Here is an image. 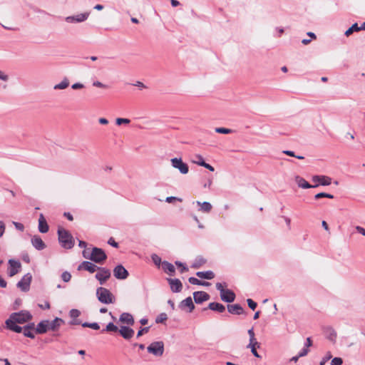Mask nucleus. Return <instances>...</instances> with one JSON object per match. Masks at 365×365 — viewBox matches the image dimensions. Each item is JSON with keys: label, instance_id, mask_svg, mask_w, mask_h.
Masks as SVG:
<instances>
[{"label": "nucleus", "instance_id": "nucleus-1", "mask_svg": "<svg viewBox=\"0 0 365 365\" xmlns=\"http://www.w3.org/2000/svg\"><path fill=\"white\" fill-rule=\"evenodd\" d=\"M58 235L59 243L62 247L68 250L73 247L75 244L74 239L68 230L58 228Z\"/></svg>", "mask_w": 365, "mask_h": 365}, {"label": "nucleus", "instance_id": "nucleus-2", "mask_svg": "<svg viewBox=\"0 0 365 365\" xmlns=\"http://www.w3.org/2000/svg\"><path fill=\"white\" fill-rule=\"evenodd\" d=\"M96 295L99 302L103 304H112L114 302V297L106 288L100 287L96 289Z\"/></svg>", "mask_w": 365, "mask_h": 365}, {"label": "nucleus", "instance_id": "nucleus-3", "mask_svg": "<svg viewBox=\"0 0 365 365\" xmlns=\"http://www.w3.org/2000/svg\"><path fill=\"white\" fill-rule=\"evenodd\" d=\"M32 319V315L28 311H21L19 312L12 313L9 318V323H14V322H17L18 324H24Z\"/></svg>", "mask_w": 365, "mask_h": 365}, {"label": "nucleus", "instance_id": "nucleus-4", "mask_svg": "<svg viewBox=\"0 0 365 365\" xmlns=\"http://www.w3.org/2000/svg\"><path fill=\"white\" fill-rule=\"evenodd\" d=\"M106 258L107 256L102 249L98 247H93L92 249L90 256V260L96 263L101 264L106 259Z\"/></svg>", "mask_w": 365, "mask_h": 365}, {"label": "nucleus", "instance_id": "nucleus-5", "mask_svg": "<svg viewBox=\"0 0 365 365\" xmlns=\"http://www.w3.org/2000/svg\"><path fill=\"white\" fill-rule=\"evenodd\" d=\"M147 350L154 356H160L164 352V344L161 341H154L147 347Z\"/></svg>", "mask_w": 365, "mask_h": 365}, {"label": "nucleus", "instance_id": "nucleus-6", "mask_svg": "<svg viewBox=\"0 0 365 365\" xmlns=\"http://www.w3.org/2000/svg\"><path fill=\"white\" fill-rule=\"evenodd\" d=\"M171 165L173 168L178 169L180 173L185 175L187 174L189 171L188 165L182 161V160L180 158H174L170 160Z\"/></svg>", "mask_w": 365, "mask_h": 365}, {"label": "nucleus", "instance_id": "nucleus-7", "mask_svg": "<svg viewBox=\"0 0 365 365\" xmlns=\"http://www.w3.org/2000/svg\"><path fill=\"white\" fill-rule=\"evenodd\" d=\"M312 180L315 183L312 187H317L319 185L327 186L331 183V178L326 175H313Z\"/></svg>", "mask_w": 365, "mask_h": 365}, {"label": "nucleus", "instance_id": "nucleus-8", "mask_svg": "<svg viewBox=\"0 0 365 365\" xmlns=\"http://www.w3.org/2000/svg\"><path fill=\"white\" fill-rule=\"evenodd\" d=\"M32 279V275L30 273H27L22 279L17 283L16 286L23 292H28L30 289V284Z\"/></svg>", "mask_w": 365, "mask_h": 365}, {"label": "nucleus", "instance_id": "nucleus-9", "mask_svg": "<svg viewBox=\"0 0 365 365\" xmlns=\"http://www.w3.org/2000/svg\"><path fill=\"white\" fill-rule=\"evenodd\" d=\"M98 271L96 274V278L99 281L100 284L103 285L110 277V272L106 267H100Z\"/></svg>", "mask_w": 365, "mask_h": 365}, {"label": "nucleus", "instance_id": "nucleus-10", "mask_svg": "<svg viewBox=\"0 0 365 365\" xmlns=\"http://www.w3.org/2000/svg\"><path fill=\"white\" fill-rule=\"evenodd\" d=\"M90 13L86 12L75 16L66 17L65 21L68 23H81L85 21L89 16Z\"/></svg>", "mask_w": 365, "mask_h": 365}, {"label": "nucleus", "instance_id": "nucleus-11", "mask_svg": "<svg viewBox=\"0 0 365 365\" xmlns=\"http://www.w3.org/2000/svg\"><path fill=\"white\" fill-rule=\"evenodd\" d=\"M113 274L118 279H125L129 275L127 269L121 264H118L114 268Z\"/></svg>", "mask_w": 365, "mask_h": 365}, {"label": "nucleus", "instance_id": "nucleus-12", "mask_svg": "<svg viewBox=\"0 0 365 365\" xmlns=\"http://www.w3.org/2000/svg\"><path fill=\"white\" fill-rule=\"evenodd\" d=\"M8 263L9 264V275L13 277L20 271L21 264L19 261L12 259H9Z\"/></svg>", "mask_w": 365, "mask_h": 365}, {"label": "nucleus", "instance_id": "nucleus-13", "mask_svg": "<svg viewBox=\"0 0 365 365\" xmlns=\"http://www.w3.org/2000/svg\"><path fill=\"white\" fill-rule=\"evenodd\" d=\"M167 280L173 292L178 293L181 292L182 289V284L180 279L168 278Z\"/></svg>", "mask_w": 365, "mask_h": 365}, {"label": "nucleus", "instance_id": "nucleus-14", "mask_svg": "<svg viewBox=\"0 0 365 365\" xmlns=\"http://www.w3.org/2000/svg\"><path fill=\"white\" fill-rule=\"evenodd\" d=\"M100 267L96 266L89 261H83L78 267V270L82 269L89 272L90 273H93L96 271L98 270Z\"/></svg>", "mask_w": 365, "mask_h": 365}, {"label": "nucleus", "instance_id": "nucleus-15", "mask_svg": "<svg viewBox=\"0 0 365 365\" xmlns=\"http://www.w3.org/2000/svg\"><path fill=\"white\" fill-rule=\"evenodd\" d=\"M193 298L196 304H202L210 299V295L207 292L198 291L193 293Z\"/></svg>", "mask_w": 365, "mask_h": 365}, {"label": "nucleus", "instance_id": "nucleus-16", "mask_svg": "<svg viewBox=\"0 0 365 365\" xmlns=\"http://www.w3.org/2000/svg\"><path fill=\"white\" fill-rule=\"evenodd\" d=\"M179 308L182 310H184L186 308H187V312L190 313L192 312L195 309V305L192 302V298L190 297H188L184 300H182L179 304Z\"/></svg>", "mask_w": 365, "mask_h": 365}, {"label": "nucleus", "instance_id": "nucleus-17", "mask_svg": "<svg viewBox=\"0 0 365 365\" xmlns=\"http://www.w3.org/2000/svg\"><path fill=\"white\" fill-rule=\"evenodd\" d=\"M119 333L122 336L123 338L125 339H131L134 335V330L127 326H121L119 329Z\"/></svg>", "mask_w": 365, "mask_h": 365}, {"label": "nucleus", "instance_id": "nucleus-18", "mask_svg": "<svg viewBox=\"0 0 365 365\" xmlns=\"http://www.w3.org/2000/svg\"><path fill=\"white\" fill-rule=\"evenodd\" d=\"M31 244L37 250H43L46 247L45 243L38 235H35L31 238Z\"/></svg>", "mask_w": 365, "mask_h": 365}, {"label": "nucleus", "instance_id": "nucleus-19", "mask_svg": "<svg viewBox=\"0 0 365 365\" xmlns=\"http://www.w3.org/2000/svg\"><path fill=\"white\" fill-rule=\"evenodd\" d=\"M119 321L129 326H133L135 323L132 314L128 312H123L121 314L119 318Z\"/></svg>", "mask_w": 365, "mask_h": 365}, {"label": "nucleus", "instance_id": "nucleus-20", "mask_svg": "<svg viewBox=\"0 0 365 365\" xmlns=\"http://www.w3.org/2000/svg\"><path fill=\"white\" fill-rule=\"evenodd\" d=\"M162 269L170 276H174L175 274V268L174 265L168 261H163Z\"/></svg>", "mask_w": 365, "mask_h": 365}, {"label": "nucleus", "instance_id": "nucleus-21", "mask_svg": "<svg viewBox=\"0 0 365 365\" xmlns=\"http://www.w3.org/2000/svg\"><path fill=\"white\" fill-rule=\"evenodd\" d=\"M235 294L230 289H226L225 293L220 294V298L223 302L231 303L235 299Z\"/></svg>", "mask_w": 365, "mask_h": 365}, {"label": "nucleus", "instance_id": "nucleus-22", "mask_svg": "<svg viewBox=\"0 0 365 365\" xmlns=\"http://www.w3.org/2000/svg\"><path fill=\"white\" fill-rule=\"evenodd\" d=\"M227 310L229 313L232 314L240 315L244 313L242 307L238 304L227 305Z\"/></svg>", "mask_w": 365, "mask_h": 365}, {"label": "nucleus", "instance_id": "nucleus-23", "mask_svg": "<svg viewBox=\"0 0 365 365\" xmlns=\"http://www.w3.org/2000/svg\"><path fill=\"white\" fill-rule=\"evenodd\" d=\"M48 225L43 214L38 218V230L41 233H46L48 231Z\"/></svg>", "mask_w": 365, "mask_h": 365}, {"label": "nucleus", "instance_id": "nucleus-24", "mask_svg": "<svg viewBox=\"0 0 365 365\" xmlns=\"http://www.w3.org/2000/svg\"><path fill=\"white\" fill-rule=\"evenodd\" d=\"M48 324H49V321H48V320L41 321V322H39L37 324V327L36 328V332L37 334L46 333L47 331V330L49 329Z\"/></svg>", "mask_w": 365, "mask_h": 365}, {"label": "nucleus", "instance_id": "nucleus-25", "mask_svg": "<svg viewBox=\"0 0 365 365\" xmlns=\"http://www.w3.org/2000/svg\"><path fill=\"white\" fill-rule=\"evenodd\" d=\"M324 333L326 334L327 338L332 341L335 342L336 339V331L331 327H327L324 329Z\"/></svg>", "mask_w": 365, "mask_h": 365}, {"label": "nucleus", "instance_id": "nucleus-26", "mask_svg": "<svg viewBox=\"0 0 365 365\" xmlns=\"http://www.w3.org/2000/svg\"><path fill=\"white\" fill-rule=\"evenodd\" d=\"M63 320L61 318L56 317L53 321L49 322L48 328L52 331L57 330L60 326L63 323Z\"/></svg>", "mask_w": 365, "mask_h": 365}, {"label": "nucleus", "instance_id": "nucleus-27", "mask_svg": "<svg viewBox=\"0 0 365 365\" xmlns=\"http://www.w3.org/2000/svg\"><path fill=\"white\" fill-rule=\"evenodd\" d=\"M295 182L299 187L304 189H308L312 187V185H310L307 181H306L303 178L297 175L295 177Z\"/></svg>", "mask_w": 365, "mask_h": 365}, {"label": "nucleus", "instance_id": "nucleus-28", "mask_svg": "<svg viewBox=\"0 0 365 365\" xmlns=\"http://www.w3.org/2000/svg\"><path fill=\"white\" fill-rule=\"evenodd\" d=\"M17 324L18 323L16 322H14V323H9V319H6V325L9 329H10L16 333H21L24 330V327H21L17 325Z\"/></svg>", "mask_w": 365, "mask_h": 365}, {"label": "nucleus", "instance_id": "nucleus-29", "mask_svg": "<svg viewBox=\"0 0 365 365\" xmlns=\"http://www.w3.org/2000/svg\"><path fill=\"white\" fill-rule=\"evenodd\" d=\"M208 308L212 311L217 312L219 313H222L225 310V307L218 302H211L208 305Z\"/></svg>", "mask_w": 365, "mask_h": 365}, {"label": "nucleus", "instance_id": "nucleus-30", "mask_svg": "<svg viewBox=\"0 0 365 365\" xmlns=\"http://www.w3.org/2000/svg\"><path fill=\"white\" fill-rule=\"evenodd\" d=\"M196 275L202 279H212L215 277V274L212 271H206V272H197Z\"/></svg>", "mask_w": 365, "mask_h": 365}, {"label": "nucleus", "instance_id": "nucleus-31", "mask_svg": "<svg viewBox=\"0 0 365 365\" xmlns=\"http://www.w3.org/2000/svg\"><path fill=\"white\" fill-rule=\"evenodd\" d=\"M196 203L200 206V210L203 212H209L212 208V205L208 202H200V201H197Z\"/></svg>", "mask_w": 365, "mask_h": 365}, {"label": "nucleus", "instance_id": "nucleus-32", "mask_svg": "<svg viewBox=\"0 0 365 365\" xmlns=\"http://www.w3.org/2000/svg\"><path fill=\"white\" fill-rule=\"evenodd\" d=\"M206 262V259L201 256H198L195 258L194 262L191 265V267L194 269H199Z\"/></svg>", "mask_w": 365, "mask_h": 365}, {"label": "nucleus", "instance_id": "nucleus-33", "mask_svg": "<svg viewBox=\"0 0 365 365\" xmlns=\"http://www.w3.org/2000/svg\"><path fill=\"white\" fill-rule=\"evenodd\" d=\"M69 86V81L68 80L67 78H64L63 79V81L58 83V84H56L54 86H53V89L55 90H63V89H66Z\"/></svg>", "mask_w": 365, "mask_h": 365}, {"label": "nucleus", "instance_id": "nucleus-34", "mask_svg": "<svg viewBox=\"0 0 365 365\" xmlns=\"http://www.w3.org/2000/svg\"><path fill=\"white\" fill-rule=\"evenodd\" d=\"M102 332H116L119 331V329L116 325H115L113 322H110L107 324L106 329L101 331Z\"/></svg>", "mask_w": 365, "mask_h": 365}, {"label": "nucleus", "instance_id": "nucleus-35", "mask_svg": "<svg viewBox=\"0 0 365 365\" xmlns=\"http://www.w3.org/2000/svg\"><path fill=\"white\" fill-rule=\"evenodd\" d=\"M355 31H359V26H358V24L357 23H355L350 28H349L346 31H345V35L346 36H350L351 34H352Z\"/></svg>", "mask_w": 365, "mask_h": 365}, {"label": "nucleus", "instance_id": "nucleus-36", "mask_svg": "<svg viewBox=\"0 0 365 365\" xmlns=\"http://www.w3.org/2000/svg\"><path fill=\"white\" fill-rule=\"evenodd\" d=\"M81 325L83 327H88V328H91L94 330H98L100 329V326L97 322H93V323L83 322L81 324Z\"/></svg>", "mask_w": 365, "mask_h": 365}, {"label": "nucleus", "instance_id": "nucleus-37", "mask_svg": "<svg viewBox=\"0 0 365 365\" xmlns=\"http://www.w3.org/2000/svg\"><path fill=\"white\" fill-rule=\"evenodd\" d=\"M323 197H327V198H329V199H333L334 198V195H331V194H329V193H326V192H319V193H317L314 195V199L316 200H319L320 198H323Z\"/></svg>", "mask_w": 365, "mask_h": 365}, {"label": "nucleus", "instance_id": "nucleus-38", "mask_svg": "<svg viewBox=\"0 0 365 365\" xmlns=\"http://www.w3.org/2000/svg\"><path fill=\"white\" fill-rule=\"evenodd\" d=\"M151 259H152V261L153 262V263L158 266V267H160V265L161 264L162 265V260H161V258L156 254H153L151 255Z\"/></svg>", "mask_w": 365, "mask_h": 365}, {"label": "nucleus", "instance_id": "nucleus-39", "mask_svg": "<svg viewBox=\"0 0 365 365\" xmlns=\"http://www.w3.org/2000/svg\"><path fill=\"white\" fill-rule=\"evenodd\" d=\"M215 132L221 134H230L233 133V130L226 128H216Z\"/></svg>", "mask_w": 365, "mask_h": 365}, {"label": "nucleus", "instance_id": "nucleus-40", "mask_svg": "<svg viewBox=\"0 0 365 365\" xmlns=\"http://www.w3.org/2000/svg\"><path fill=\"white\" fill-rule=\"evenodd\" d=\"M168 319L167 314L165 313L160 314L155 319L156 323H163Z\"/></svg>", "mask_w": 365, "mask_h": 365}, {"label": "nucleus", "instance_id": "nucleus-41", "mask_svg": "<svg viewBox=\"0 0 365 365\" xmlns=\"http://www.w3.org/2000/svg\"><path fill=\"white\" fill-rule=\"evenodd\" d=\"M81 315V312L78 309H72L69 312V316L72 319H76Z\"/></svg>", "mask_w": 365, "mask_h": 365}, {"label": "nucleus", "instance_id": "nucleus-42", "mask_svg": "<svg viewBox=\"0 0 365 365\" xmlns=\"http://www.w3.org/2000/svg\"><path fill=\"white\" fill-rule=\"evenodd\" d=\"M61 279L65 282H68L71 279V274L70 272L65 271L61 274Z\"/></svg>", "mask_w": 365, "mask_h": 365}, {"label": "nucleus", "instance_id": "nucleus-43", "mask_svg": "<svg viewBox=\"0 0 365 365\" xmlns=\"http://www.w3.org/2000/svg\"><path fill=\"white\" fill-rule=\"evenodd\" d=\"M23 333H24V335L26 337H29L31 339H34L35 337L34 331L31 329H26L24 328Z\"/></svg>", "mask_w": 365, "mask_h": 365}, {"label": "nucleus", "instance_id": "nucleus-44", "mask_svg": "<svg viewBox=\"0 0 365 365\" xmlns=\"http://www.w3.org/2000/svg\"><path fill=\"white\" fill-rule=\"evenodd\" d=\"M175 264L178 267H180V268H181V269H180V272H181V273H184V272H187V271L188 270V268H187V267H186V266H185L182 262H181L176 261V262H175Z\"/></svg>", "mask_w": 365, "mask_h": 365}, {"label": "nucleus", "instance_id": "nucleus-45", "mask_svg": "<svg viewBox=\"0 0 365 365\" xmlns=\"http://www.w3.org/2000/svg\"><path fill=\"white\" fill-rule=\"evenodd\" d=\"M115 122L118 125H120L121 124H128L130 123V120L128 118H118L116 119Z\"/></svg>", "mask_w": 365, "mask_h": 365}, {"label": "nucleus", "instance_id": "nucleus-46", "mask_svg": "<svg viewBox=\"0 0 365 365\" xmlns=\"http://www.w3.org/2000/svg\"><path fill=\"white\" fill-rule=\"evenodd\" d=\"M175 201L182 202V200L180 197H174V196L167 197L165 199V202H167L168 203H172Z\"/></svg>", "mask_w": 365, "mask_h": 365}, {"label": "nucleus", "instance_id": "nucleus-47", "mask_svg": "<svg viewBox=\"0 0 365 365\" xmlns=\"http://www.w3.org/2000/svg\"><path fill=\"white\" fill-rule=\"evenodd\" d=\"M343 360L340 357H334L331 361V365H341Z\"/></svg>", "mask_w": 365, "mask_h": 365}, {"label": "nucleus", "instance_id": "nucleus-48", "mask_svg": "<svg viewBox=\"0 0 365 365\" xmlns=\"http://www.w3.org/2000/svg\"><path fill=\"white\" fill-rule=\"evenodd\" d=\"M247 302L248 304V307L252 309L255 310L257 306V303L254 302L252 299H247Z\"/></svg>", "mask_w": 365, "mask_h": 365}, {"label": "nucleus", "instance_id": "nucleus-49", "mask_svg": "<svg viewBox=\"0 0 365 365\" xmlns=\"http://www.w3.org/2000/svg\"><path fill=\"white\" fill-rule=\"evenodd\" d=\"M195 160H192V162L198 165H200L201 162H205L204 158L200 155H196L195 156Z\"/></svg>", "mask_w": 365, "mask_h": 365}, {"label": "nucleus", "instance_id": "nucleus-50", "mask_svg": "<svg viewBox=\"0 0 365 365\" xmlns=\"http://www.w3.org/2000/svg\"><path fill=\"white\" fill-rule=\"evenodd\" d=\"M188 281L192 284L200 285L201 284V281L194 277H190Z\"/></svg>", "mask_w": 365, "mask_h": 365}, {"label": "nucleus", "instance_id": "nucleus-51", "mask_svg": "<svg viewBox=\"0 0 365 365\" xmlns=\"http://www.w3.org/2000/svg\"><path fill=\"white\" fill-rule=\"evenodd\" d=\"M149 329H150V327H144V328H140V329L138 331L137 336H138V337H140V336H141L143 334H144L145 333L148 332Z\"/></svg>", "mask_w": 365, "mask_h": 365}, {"label": "nucleus", "instance_id": "nucleus-52", "mask_svg": "<svg viewBox=\"0 0 365 365\" xmlns=\"http://www.w3.org/2000/svg\"><path fill=\"white\" fill-rule=\"evenodd\" d=\"M13 224L14 225L16 230L21 231V232L24 231V226L23 224H21L20 222H13Z\"/></svg>", "mask_w": 365, "mask_h": 365}, {"label": "nucleus", "instance_id": "nucleus-53", "mask_svg": "<svg viewBox=\"0 0 365 365\" xmlns=\"http://www.w3.org/2000/svg\"><path fill=\"white\" fill-rule=\"evenodd\" d=\"M71 88L73 90L81 89L84 88V85L81 83H76L71 86Z\"/></svg>", "mask_w": 365, "mask_h": 365}, {"label": "nucleus", "instance_id": "nucleus-54", "mask_svg": "<svg viewBox=\"0 0 365 365\" xmlns=\"http://www.w3.org/2000/svg\"><path fill=\"white\" fill-rule=\"evenodd\" d=\"M91 252L89 249L85 248L82 252L83 257L86 259H90Z\"/></svg>", "mask_w": 365, "mask_h": 365}, {"label": "nucleus", "instance_id": "nucleus-55", "mask_svg": "<svg viewBox=\"0 0 365 365\" xmlns=\"http://www.w3.org/2000/svg\"><path fill=\"white\" fill-rule=\"evenodd\" d=\"M200 166H202L212 172H213L215 170L214 168L212 165H210V164H208L205 162H201Z\"/></svg>", "mask_w": 365, "mask_h": 365}, {"label": "nucleus", "instance_id": "nucleus-56", "mask_svg": "<svg viewBox=\"0 0 365 365\" xmlns=\"http://www.w3.org/2000/svg\"><path fill=\"white\" fill-rule=\"evenodd\" d=\"M93 86H95V87H98V88H107V86L102 83L100 81H94L93 83Z\"/></svg>", "mask_w": 365, "mask_h": 365}, {"label": "nucleus", "instance_id": "nucleus-57", "mask_svg": "<svg viewBox=\"0 0 365 365\" xmlns=\"http://www.w3.org/2000/svg\"><path fill=\"white\" fill-rule=\"evenodd\" d=\"M216 288L217 290L220 291V294H222V293H225L226 292V289H224L222 284L220 282L216 284Z\"/></svg>", "mask_w": 365, "mask_h": 365}, {"label": "nucleus", "instance_id": "nucleus-58", "mask_svg": "<svg viewBox=\"0 0 365 365\" xmlns=\"http://www.w3.org/2000/svg\"><path fill=\"white\" fill-rule=\"evenodd\" d=\"M309 352V349L306 347H304L301 351L299 353V356L300 357H302V356H306Z\"/></svg>", "mask_w": 365, "mask_h": 365}, {"label": "nucleus", "instance_id": "nucleus-59", "mask_svg": "<svg viewBox=\"0 0 365 365\" xmlns=\"http://www.w3.org/2000/svg\"><path fill=\"white\" fill-rule=\"evenodd\" d=\"M108 243L111 245L112 247H118V242H116L114 239L113 237H110L108 241Z\"/></svg>", "mask_w": 365, "mask_h": 365}, {"label": "nucleus", "instance_id": "nucleus-60", "mask_svg": "<svg viewBox=\"0 0 365 365\" xmlns=\"http://www.w3.org/2000/svg\"><path fill=\"white\" fill-rule=\"evenodd\" d=\"M0 79L4 81H7L9 80V76L4 72L0 71Z\"/></svg>", "mask_w": 365, "mask_h": 365}, {"label": "nucleus", "instance_id": "nucleus-61", "mask_svg": "<svg viewBox=\"0 0 365 365\" xmlns=\"http://www.w3.org/2000/svg\"><path fill=\"white\" fill-rule=\"evenodd\" d=\"M248 349H251V352L252 354L255 356V357H257V358H259L260 356L259 355V354L257 353V348L256 347H254V346H250V347H247Z\"/></svg>", "mask_w": 365, "mask_h": 365}, {"label": "nucleus", "instance_id": "nucleus-62", "mask_svg": "<svg viewBox=\"0 0 365 365\" xmlns=\"http://www.w3.org/2000/svg\"><path fill=\"white\" fill-rule=\"evenodd\" d=\"M5 232V225L2 221H0V237L3 236Z\"/></svg>", "mask_w": 365, "mask_h": 365}, {"label": "nucleus", "instance_id": "nucleus-63", "mask_svg": "<svg viewBox=\"0 0 365 365\" xmlns=\"http://www.w3.org/2000/svg\"><path fill=\"white\" fill-rule=\"evenodd\" d=\"M356 230L359 233L365 236V229L364 227H362L361 226H356Z\"/></svg>", "mask_w": 365, "mask_h": 365}, {"label": "nucleus", "instance_id": "nucleus-64", "mask_svg": "<svg viewBox=\"0 0 365 365\" xmlns=\"http://www.w3.org/2000/svg\"><path fill=\"white\" fill-rule=\"evenodd\" d=\"M312 345V341L310 337H307L304 344V347L308 348Z\"/></svg>", "mask_w": 365, "mask_h": 365}]
</instances>
